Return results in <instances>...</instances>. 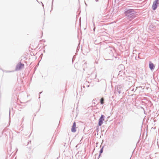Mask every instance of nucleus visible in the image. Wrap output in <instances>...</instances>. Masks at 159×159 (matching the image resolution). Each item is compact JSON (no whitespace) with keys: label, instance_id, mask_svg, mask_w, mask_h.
Returning a JSON list of instances; mask_svg holds the SVG:
<instances>
[{"label":"nucleus","instance_id":"obj_1","mask_svg":"<svg viewBox=\"0 0 159 159\" xmlns=\"http://www.w3.org/2000/svg\"><path fill=\"white\" fill-rule=\"evenodd\" d=\"M159 0H155L153 2V5L152 6V7L153 10H155L157 8Z\"/></svg>","mask_w":159,"mask_h":159},{"label":"nucleus","instance_id":"obj_2","mask_svg":"<svg viewBox=\"0 0 159 159\" xmlns=\"http://www.w3.org/2000/svg\"><path fill=\"white\" fill-rule=\"evenodd\" d=\"M24 67V65L23 64L20 62L16 66V70H19L22 68H23Z\"/></svg>","mask_w":159,"mask_h":159},{"label":"nucleus","instance_id":"obj_3","mask_svg":"<svg viewBox=\"0 0 159 159\" xmlns=\"http://www.w3.org/2000/svg\"><path fill=\"white\" fill-rule=\"evenodd\" d=\"M104 116L103 115H102L101 117L99 120L98 125L101 126L103 123V121L104 120Z\"/></svg>","mask_w":159,"mask_h":159},{"label":"nucleus","instance_id":"obj_4","mask_svg":"<svg viewBox=\"0 0 159 159\" xmlns=\"http://www.w3.org/2000/svg\"><path fill=\"white\" fill-rule=\"evenodd\" d=\"M76 123L74 122L71 128V131L73 132H75L76 131Z\"/></svg>","mask_w":159,"mask_h":159},{"label":"nucleus","instance_id":"obj_5","mask_svg":"<svg viewBox=\"0 0 159 159\" xmlns=\"http://www.w3.org/2000/svg\"><path fill=\"white\" fill-rule=\"evenodd\" d=\"M149 67L151 70L153 69L154 68V65L151 62H149Z\"/></svg>","mask_w":159,"mask_h":159},{"label":"nucleus","instance_id":"obj_6","mask_svg":"<svg viewBox=\"0 0 159 159\" xmlns=\"http://www.w3.org/2000/svg\"><path fill=\"white\" fill-rule=\"evenodd\" d=\"M132 12V11L131 10H128L126 12V15L128 16L129 15V14L131 12Z\"/></svg>","mask_w":159,"mask_h":159},{"label":"nucleus","instance_id":"obj_7","mask_svg":"<svg viewBox=\"0 0 159 159\" xmlns=\"http://www.w3.org/2000/svg\"><path fill=\"white\" fill-rule=\"evenodd\" d=\"M104 99L103 98H102L100 100V102L101 104H103L104 103L103 102Z\"/></svg>","mask_w":159,"mask_h":159},{"label":"nucleus","instance_id":"obj_8","mask_svg":"<svg viewBox=\"0 0 159 159\" xmlns=\"http://www.w3.org/2000/svg\"><path fill=\"white\" fill-rule=\"evenodd\" d=\"M102 151H103V149L102 148L100 150V153H102Z\"/></svg>","mask_w":159,"mask_h":159}]
</instances>
